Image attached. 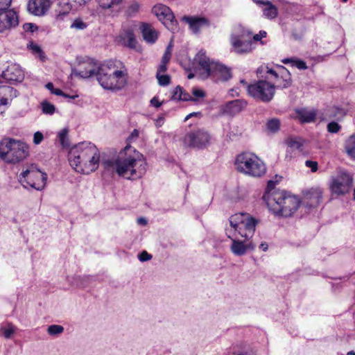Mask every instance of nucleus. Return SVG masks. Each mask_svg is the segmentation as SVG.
I'll return each instance as SVG.
<instances>
[{"label": "nucleus", "mask_w": 355, "mask_h": 355, "mask_svg": "<svg viewBox=\"0 0 355 355\" xmlns=\"http://www.w3.org/2000/svg\"><path fill=\"white\" fill-rule=\"evenodd\" d=\"M64 331V327L58 324L50 325L47 329V333L51 336H57Z\"/></svg>", "instance_id": "nucleus-38"}, {"label": "nucleus", "mask_w": 355, "mask_h": 355, "mask_svg": "<svg viewBox=\"0 0 355 355\" xmlns=\"http://www.w3.org/2000/svg\"><path fill=\"white\" fill-rule=\"evenodd\" d=\"M180 100L182 101H193V97L192 96L189 94V93H187V92H185L184 91L182 90V95H181V97H180Z\"/></svg>", "instance_id": "nucleus-55"}, {"label": "nucleus", "mask_w": 355, "mask_h": 355, "mask_svg": "<svg viewBox=\"0 0 355 355\" xmlns=\"http://www.w3.org/2000/svg\"><path fill=\"white\" fill-rule=\"evenodd\" d=\"M138 258L141 261H146L150 260L152 259V256L146 251H143L139 254Z\"/></svg>", "instance_id": "nucleus-50"}, {"label": "nucleus", "mask_w": 355, "mask_h": 355, "mask_svg": "<svg viewBox=\"0 0 355 355\" xmlns=\"http://www.w3.org/2000/svg\"><path fill=\"white\" fill-rule=\"evenodd\" d=\"M12 0H0V10H6L10 6Z\"/></svg>", "instance_id": "nucleus-53"}, {"label": "nucleus", "mask_w": 355, "mask_h": 355, "mask_svg": "<svg viewBox=\"0 0 355 355\" xmlns=\"http://www.w3.org/2000/svg\"><path fill=\"white\" fill-rule=\"evenodd\" d=\"M28 48L35 54L38 55L40 57H42L43 53L41 48L35 43L31 42L28 45Z\"/></svg>", "instance_id": "nucleus-44"}, {"label": "nucleus", "mask_w": 355, "mask_h": 355, "mask_svg": "<svg viewBox=\"0 0 355 355\" xmlns=\"http://www.w3.org/2000/svg\"><path fill=\"white\" fill-rule=\"evenodd\" d=\"M273 186H274L273 181H272V180L268 181V191L265 194H266L268 192H272L270 189H271L273 187Z\"/></svg>", "instance_id": "nucleus-61"}, {"label": "nucleus", "mask_w": 355, "mask_h": 355, "mask_svg": "<svg viewBox=\"0 0 355 355\" xmlns=\"http://www.w3.org/2000/svg\"><path fill=\"white\" fill-rule=\"evenodd\" d=\"M305 166L311 168V172H316L318 170V162L312 160H306L305 162Z\"/></svg>", "instance_id": "nucleus-47"}, {"label": "nucleus", "mask_w": 355, "mask_h": 355, "mask_svg": "<svg viewBox=\"0 0 355 355\" xmlns=\"http://www.w3.org/2000/svg\"><path fill=\"white\" fill-rule=\"evenodd\" d=\"M103 9H112L120 6L123 0H97Z\"/></svg>", "instance_id": "nucleus-30"}, {"label": "nucleus", "mask_w": 355, "mask_h": 355, "mask_svg": "<svg viewBox=\"0 0 355 355\" xmlns=\"http://www.w3.org/2000/svg\"><path fill=\"white\" fill-rule=\"evenodd\" d=\"M152 12L169 31L173 32L178 29V21L168 6L163 4H157L152 8Z\"/></svg>", "instance_id": "nucleus-11"}, {"label": "nucleus", "mask_w": 355, "mask_h": 355, "mask_svg": "<svg viewBox=\"0 0 355 355\" xmlns=\"http://www.w3.org/2000/svg\"><path fill=\"white\" fill-rule=\"evenodd\" d=\"M259 223V220L248 213H236L228 218L225 233L227 238L239 237L250 241L253 237Z\"/></svg>", "instance_id": "nucleus-5"}, {"label": "nucleus", "mask_w": 355, "mask_h": 355, "mask_svg": "<svg viewBox=\"0 0 355 355\" xmlns=\"http://www.w3.org/2000/svg\"><path fill=\"white\" fill-rule=\"evenodd\" d=\"M267 129L271 132H275L279 129L280 121L277 119H270L266 124Z\"/></svg>", "instance_id": "nucleus-36"}, {"label": "nucleus", "mask_w": 355, "mask_h": 355, "mask_svg": "<svg viewBox=\"0 0 355 355\" xmlns=\"http://www.w3.org/2000/svg\"><path fill=\"white\" fill-rule=\"evenodd\" d=\"M252 33L248 30H243L238 35H233L231 37V44L233 51L238 54H246L255 49L253 42L251 40Z\"/></svg>", "instance_id": "nucleus-10"}, {"label": "nucleus", "mask_w": 355, "mask_h": 355, "mask_svg": "<svg viewBox=\"0 0 355 355\" xmlns=\"http://www.w3.org/2000/svg\"><path fill=\"white\" fill-rule=\"evenodd\" d=\"M207 76L211 77L215 81H227L232 78L230 69L227 67L216 62L211 65L210 71Z\"/></svg>", "instance_id": "nucleus-17"}, {"label": "nucleus", "mask_w": 355, "mask_h": 355, "mask_svg": "<svg viewBox=\"0 0 355 355\" xmlns=\"http://www.w3.org/2000/svg\"><path fill=\"white\" fill-rule=\"evenodd\" d=\"M195 60L201 67V68L205 70L207 75L210 71L211 65L213 61H209V59L206 55L205 52L200 51L196 55Z\"/></svg>", "instance_id": "nucleus-27"}, {"label": "nucleus", "mask_w": 355, "mask_h": 355, "mask_svg": "<svg viewBox=\"0 0 355 355\" xmlns=\"http://www.w3.org/2000/svg\"><path fill=\"white\" fill-rule=\"evenodd\" d=\"M62 96L65 97V98H71V99H74L75 98L78 97L77 95H75V96H69L68 94H66L64 93V95H62Z\"/></svg>", "instance_id": "nucleus-63"}, {"label": "nucleus", "mask_w": 355, "mask_h": 355, "mask_svg": "<svg viewBox=\"0 0 355 355\" xmlns=\"http://www.w3.org/2000/svg\"><path fill=\"white\" fill-rule=\"evenodd\" d=\"M347 153L352 158H355V135L350 136L345 143Z\"/></svg>", "instance_id": "nucleus-31"}, {"label": "nucleus", "mask_w": 355, "mask_h": 355, "mask_svg": "<svg viewBox=\"0 0 355 355\" xmlns=\"http://www.w3.org/2000/svg\"><path fill=\"white\" fill-rule=\"evenodd\" d=\"M28 155V147L23 142L10 138L0 141V159L8 164H17Z\"/></svg>", "instance_id": "nucleus-7"}, {"label": "nucleus", "mask_w": 355, "mask_h": 355, "mask_svg": "<svg viewBox=\"0 0 355 355\" xmlns=\"http://www.w3.org/2000/svg\"><path fill=\"white\" fill-rule=\"evenodd\" d=\"M304 141L299 137H291L287 139L286 144L292 150H300L303 146Z\"/></svg>", "instance_id": "nucleus-33"}, {"label": "nucleus", "mask_w": 355, "mask_h": 355, "mask_svg": "<svg viewBox=\"0 0 355 355\" xmlns=\"http://www.w3.org/2000/svg\"><path fill=\"white\" fill-rule=\"evenodd\" d=\"M15 330L16 327L11 324H8L7 326L1 328V331L6 338H10L15 333Z\"/></svg>", "instance_id": "nucleus-37"}, {"label": "nucleus", "mask_w": 355, "mask_h": 355, "mask_svg": "<svg viewBox=\"0 0 355 355\" xmlns=\"http://www.w3.org/2000/svg\"><path fill=\"white\" fill-rule=\"evenodd\" d=\"M47 178V174L40 171L37 165L30 164L23 168L17 180L25 189L31 187L37 191H42L46 187Z\"/></svg>", "instance_id": "nucleus-8"}, {"label": "nucleus", "mask_w": 355, "mask_h": 355, "mask_svg": "<svg viewBox=\"0 0 355 355\" xmlns=\"http://www.w3.org/2000/svg\"><path fill=\"white\" fill-rule=\"evenodd\" d=\"M201 116V113L200 112H192V113H190L189 114H188L185 118H184V121H187V120H189L190 118L193 117V116Z\"/></svg>", "instance_id": "nucleus-59"}, {"label": "nucleus", "mask_w": 355, "mask_h": 355, "mask_svg": "<svg viewBox=\"0 0 355 355\" xmlns=\"http://www.w3.org/2000/svg\"><path fill=\"white\" fill-rule=\"evenodd\" d=\"M17 96V91L7 85L0 86V105H8Z\"/></svg>", "instance_id": "nucleus-24"}, {"label": "nucleus", "mask_w": 355, "mask_h": 355, "mask_svg": "<svg viewBox=\"0 0 355 355\" xmlns=\"http://www.w3.org/2000/svg\"><path fill=\"white\" fill-rule=\"evenodd\" d=\"M266 35L267 33L265 31H260L258 34L253 35L252 41L253 42L254 44L257 42H260L261 44H264L265 43L261 40L262 38L266 37Z\"/></svg>", "instance_id": "nucleus-43"}, {"label": "nucleus", "mask_w": 355, "mask_h": 355, "mask_svg": "<svg viewBox=\"0 0 355 355\" xmlns=\"http://www.w3.org/2000/svg\"><path fill=\"white\" fill-rule=\"evenodd\" d=\"M68 133L67 128H63L58 132L57 137L63 148H67L69 145Z\"/></svg>", "instance_id": "nucleus-32"}, {"label": "nucleus", "mask_w": 355, "mask_h": 355, "mask_svg": "<svg viewBox=\"0 0 355 355\" xmlns=\"http://www.w3.org/2000/svg\"><path fill=\"white\" fill-rule=\"evenodd\" d=\"M247 92L254 98L268 103L274 97L275 86L266 80H261L247 85Z\"/></svg>", "instance_id": "nucleus-9"}, {"label": "nucleus", "mask_w": 355, "mask_h": 355, "mask_svg": "<svg viewBox=\"0 0 355 355\" xmlns=\"http://www.w3.org/2000/svg\"><path fill=\"white\" fill-rule=\"evenodd\" d=\"M182 21L188 24L190 31L194 34H198L202 28L209 26V20L204 17L184 16Z\"/></svg>", "instance_id": "nucleus-19"}, {"label": "nucleus", "mask_w": 355, "mask_h": 355, "mask_svg": "<svg viewBox=\"0 0 355 355\" xmlns=\"http://www.w3.org/2000/svg\"><path fill=\"white\" fill-rule=\"evenodd\" d=\"M42 112L45 114H53L55 111V106L47 101L41 103Z\"/></svg>", "instance_id": "nucleus-34"}, {"label": "nucleus", "mask_w": 355, "mask_h": 355, "mask_svg": "<svg viewBox=\"0 0 355 355\" xmlns=\"http://www.w3.org/2000/svg\"><path fill=\"white\" fill-rule=\"evenodd\" d=\"M137 223H138V224L142 225H146L147 224V221H146V218H142V217L139 218L137 219Z\"/></svg>", "instance_id": "nucleus-60"}, {"label": "nucleus", "mask_w": 355, "mask_h": 355, "mask_svg": "<svg viewBox=\"0 0 355 355\" xmlns=\"http://www.w3.org/2000/svg\"><path fill=\"white\" fill-rule=\"evenodd\" d=\"M150 103L152 106L158 108L162 105L163 101H159V98L155 96L150 100Z\"/></svg>", "instance_id": "nucleus-52"}, {"label": "nucleus", "mask_w": 355, "mask_h": 355, "mask_svg": "<svg viewBox=\"0 0 355 355\" xmlns=\"http://www.w3.org/2000/svg\"><path fill=\"white\" fill-rule=\"evenodd\" d=\"M3 74L4 77L9 81L21 82L24 78L22 71L16 65L8 67Z\"/></svg>", "instance_id": "nucleus-26"}, {"label": "nucleus", "mask_w": 355, "mask_h": 355, "mask_svg": "<svg viewBox=\"0 0 355 355\" xmlns=\"http://www.w3.org/2000/svg\"><path fill=\"white\" fill-rule=\"evenodd\" d=\"M140 8L141 3L138 1L131 0L127 4L125 12L128 17H135L139 12Z\"/></svg>", "instance_id": "nucleus-29"}, {"label": "nucleus", "mask_w": 355, "mask_h": 355, "mask_svg": "<svg viewBox=\"0 0 355 355\" xmlns=\"http://www.w3.org/2000/svg\"><path fill=\"white\" fill-rule=\"evenodd\" d=\"M19 17L13 10H0V33L10 31L18 26Z\"/></svg>", "instance_id": "nucleus-15"}, {"label": "nucleus", "mask_w": 355, "mask_h": 355, "mask_svg": "<svg viewBox=\"0 0 355 355\" xmlns=\"http://www.w3.org/2000/svg\"><path fill=\"white\" fill-rule=\"evenodd\" d=\"M259 248L263 251H266L268 248V245L266 243H261L259 245Z\"/></svg>", "instance_id": "nucleus-62"}, {"label": "nucleus", "mask_w": 355, "mask_h": 355, "mask_svg": "<svg viewBox=\"0 0 355 355\" xmlns=\"http://www.w3.org/2000/svg\"><path fill=\"white\" fill-rule=\"evenodd\" d=\"M247 105V102L243 99H236L227 103L223 107L224 114L234 116L240 113Z\"/></svg>", "instance_id": "nucleus-21"}, {"label": "nucleus", "mask_w": 355, "mask_h": 355, "mask_svg": "<svg viewBox=\"0 0 355 355\" xmlns=\"http://www.w3.org/2000/svg\"><path fill=\"white\" fill-rule=\"evenodd\" d=\"M157 78L159 85L161 86H166L170 83V76L168 75L157 73Z\"/></svg>", "instance_id": "nucleus-42"}, {"label": "nucleus", "mask_w": 355, "mask_h": 355, "mask_svg": "<svg viewBox=\"0 0 355 355\" xmlns=\"http://www.w3.org/2000/svg\"><path fill=\"white\" fill-rule=\"evenodd\" d=\"M261 70L271 75L275 87L286 88L291 85V79L289 71L283 66L278 67V71L269 68L268 66L262 67Z\"/></svg>", "instance_id": "nucleus-13"}, {"label": "nucleus", "mask_w": 355, "mask_h": 355, "mask_svg": "<svg viewBox=\"0 0 355 355\" xmlns=\"http://www.w3.org/2000/svg\"><path fill=\"white\" fill-rule=\"evenodd\" d=\"M46 88L49 89L51 94H53L55 95L59 96V95H64L63 92L60 89H55L53 87V84L51 83H48L45 85Z\"/></svg>", "instance_id": "nucleus-46"}, {"label": "nucleus", "mask_w": 355, "mask_h": 355, "mask_svg": "<svg viewBox=\"0 0 355 355\" xmlns=\"http://www.w3.org/2000/svg\"><path fill=\"white\" fill-rule=\"evenodd\" d=\"M284 64L292 62L293 65L299 69H306L307 68L306 64L302 60H293L292 59L286 58L282 61Z\"/></svg>", "instance_id": "nucleus-39"}, {"label": "nucleus", "mask_w": 355, "mask_h": 355, "mask_svg": "<svg viewBox=\"0 0 355 355\" xmlns=\"http://www.w3.org/2000/svg\"><path fill=\"white\" fill-rule=\"evenodd\" d=\"M232 243L230 245L231 252L237 257H241L247 254L249 251H252L255 248V245L250 241L239 239V237L228 238Z\"/></svg>", "instance_id": "nucleus-16"}, {"label": "nucleus", "mask_w": 355, "mask_h": 355, "mask_svg": "<svg viewBox=\"0 0 355 355\" xmlns=\"http://www.w3.org/2000/svg\"><path fill=\"white\" fill-rule=\"evenodd\" d=\"M96 64L91 60L80 63L78 68L73 70L72 74L75 76H80L87 78L97 73L98 68Z\"/></svg>", "instance_id": "nucleus-18"}, {"label": "nucleus", "mask_w": 355, "mask_h": 355, "mask_svg": "<svg viewBox=\"0 0 355 355\" xmlns=\"http://www.w3.org/2000/svg\"><path fill=\"white\" fill-rule=\"evenodd\" d=\"M192 94L193 101H196L200 98H202L205 96V92L198 88V87H193L191 91Z\"/></svg>", "instance_id": "nucleus-40"}, {"label": "nucleus", "mask_w": 355, "mask_h": 355, "mask_svg": "<svg viewBox=\"0 0 355 355\" xmlns=\"http://www.w3.org/2000/svg\"><path fill=\"white\" fill-rule=\"evenodd\" d=\"M263 198L270 211L283 217L292 216L301 204L299 197L280 190L268 192Z\"/></svg>", "instance_id": "nucleus-4"}, {"label": "nucleus", "mask_w": 355, "mask_h": 355, "mask_svg": "<svg viewBox=\"0 0 355 355\" xmlns=\"http://www.w3.org/2000/svg\"><path fill=\"white\" fill-rule=\"evenodd\" d=\"M353 186V179L350 174L340 172L332 180L331 189L334 193L340 195L348 193Z\"/></svg>", "instance_id": "nucleus-14"}, {"label": "nucleus", "mask_w": 355, "mask_h": 355, "mask_svg": "<svg viewBox=\"0 0 355 355\" xmlns=\"http://www.w3.org/2000/svg\"><path fill=\"white\" fill-rule=\"evenodd\" d=\"M71 3H74V6H82L90 1V0H70Z\"/></svg>", "instance_id": "nucleus-57"}, {"label": "nucleus", "mask_w": 355, "mask_h": 355, "mask_svg": "<svg viewBox=\"0 0 355 355\" xmlns=\"http://www.w3.org/2000/svg\"><path fill=\"white\" fill-rule=\"evenodd\" d=\"M340 129V126L336 122H330L327 125V130L331 133H337Z\"/></svg>", "instance_id": "nucleus-45"}, {"label": "nucleus", "mask_w": 355, "mask_h": 355, "mask_svg": "<svg viewBox=\"0 0 355 355\" xmlns=\"http://www.w3.org/2000/svg\"><path fill=\"white\" fill-rule=\"evenodd\" d=\"M297 116L302 123H311L315 119L316 111L313 109H302L297 112Z\"/></svg>", "instance_id": "nucleus-28"}, {"label": "nucleus", "mask_w": 355, "mask_h": 355, "mask_svg": "<svg viewBox=\"0 0 355 355\" xmlns=\"http://www.w3.org/2000/svg\"><path fill=\"white\" fill-rule=\"evenodd\" d=\"M167 63L168 62H164V61L162 60V63L159 65L157 73H159V74H162V73H164L167 69V67H166Z\"/></svg>", "instance_id": "nucleus-56"}, {"label": "nucleus", "mask_w": 355, "mask_h": 355, "mask_svg": "<svg viewBox=\"0 0 355 355\" xmlns=\"http://www.w3.org/2000/svg\"><path fill=\"white\" fill-rule=\"evenodd\" d=\"M211 140V136L208 132L200 129L187 133L182 139V141L186 146L203 148L209 145Z\"/></svg>", "instance_id": "nucleus-12"}, {"label": "nucleus", "mask_w": 355, "mask_h": 355, "mask_svg": "<svg viewBox=\"0 0 355 355\" xmlns=\"http://www.w3.org/2000/svg\"><path fill=\"white\" fill-rule=\"evenodd\" d=\"M70 28L76 30H84L87 28V24L80 18H77L73 20Z\"/></svg>", "instance_id": "nucleus-41"}, {"label": "nucleus", "mask_w": 355, "mask_h": 355, "mask_svg": "<svg viewBox=\"0 0 355 355\" xmlns=\"http://www.w3.org/2000/svg\"><path fill=\"white\" fill-rule=\"evenodd\" d=\"M43 139H44V136H43V134L41 132L37 131V132L34 133V135H33V143L35 145L40 144L43 141Z\"/></svg>", "instance_id": "nucleus-49"}, {"label": "nucleus", "mask_w": 355, "mask_h": 355, "mask_svg": "<svg viewBox=\"0 0 355 355\" xmlns=\"http://www.w3.org/2000/svg\"><path fill=\"white\" fill-rule=\"evenodd\" d=\"M37 27L34 25L33 24H25L24 25V29L26 31H31L34 32L35 30H37Z\"/></svg>", "instance_id": "nucleus-54"}, {"label": "nucleus", "mask_w": 355, "mask_h": 355, "mask_svg": "<svg viewBox=\"0 0 355 355\" xmlns=\"http://www.w3.org/2000/svg\"><path fill=\"white\" fill-rule=\"evenodd\" d=\"M119 42L123 46L132 49L137 48V41L135 38L134 32L131 29L123 30L119 37Z\"/></svg>", "instance_id": "nucleus-23"}, {"label": "nucleus", "mask_w": 355, "mask_h": 355, "mask_svg": "<svg viewBox=\"0 0 355 355\" xmlns=\"http://www.w3.org/2000/svg\"><path fill=\"white\" fill-rule=\"evenodd\" d=\"M171 51H172V46H171V44H169L166 49V51L163 55L162 60L164 61V62H168V61L171 59Z\"/></svg>", "instance_id": "nucleus-48"}, {"label": "nucleus", "mask_w": 355, "mask_h": 355, "mask_svg": "<svg viewBox=\"0 0 355 355\" xmlns=\"http://www.w3.org/2000/svg\"><path fill=\"white\" fill-rule=\"evenodd\" d=\"M224 355H251L246 349L241 347H234Z\"/></svg>", "instance_id": "nucleus-35"}, {"label": "nucleus", "mask_w": 355, "mask_h": 355, "mask_svg": "<svg viewBox=\"0 0 355 355\" xmlns=\"http://www.w3.org/2000/svg\"><path fill=\"white\" fill-rule=\"evenodd\" d=\"M68 159L70 166L76 172L88 175L98 169L100 151L92 142H80L69 150Z\"/></svg>", "instance_id": "nucleus-2"}, {"label": "nucleus", "mask_w": 355, "mask_h": 355, "mask_svg": "<svg viewBox=\"0 0 355 355\" xmlns=\"http://www.w3.org/2000/svg\"><path fill=\"white\" fill-rule=\"evenodd\" d=\"M97 80L105 89L118 91L128 82V70L119 60L105 62L98 68Z\"/></svg>", "instance_id": "nucleus-3"}, {"label": "nucleus", "mask_w": 355, "mask_h": 355, "mask_svg": "<svg viewBox=\"0 0 355 355\" xmlns=\"http://www.w3.org/2000/svg\"><path fill=\"white\" fill-rule=\"evenodd\" d=\"M164 123V117L163 116H159L155 120V126L157 128L162 127Z\"/></svg>", "instance_id": "nucleus-58"}, {"label": "nucleus", "mask_w": 355, "mask_h": 355, "mask_svg": "<svg viewBox=\"0 0 355 355\" xmlns=\"http://www.w3.org/2000/svg\"><path fill=\"white\" fill-rule=\"evenodd\" d=\"M259 5H263L266 7L263 9V15L268 19H273L276 18L278 14L277 8L270 1L254 0Z\"/></svg>", "instance_id": "nucleus-25"}, {"label": "nucleus", "mask_w": 355, "mask_h": 355, "mask_svg": "<svg viewBox=\"0 0 355 355\" xmlns=\"http://www.w3.org/2000/svg\"><path fill=\"white\" fill-rule=\"evenodd\" d=\"M50 5V0H29L27 8L30 13L42 16L47 12Z\"/></svg>", "instance_id": "nucleus-20"}, {"label": "nucleus", "mask_w": 355, "mask_h": 355, "mask_svg": "<svg viewBox=\"0 0 355 355\" xmlns=\"http://www.w3.org/2000/svg\"><path fill=\"white\" fill-rule=\"evenodd\" d=\"M347 355H355V352L354 351L349 352Z\"/></svg>", "instance_id": "nucleus-64"}, {"label": "nucleus", "mask_w": 355, "mask_h": 355, "mask_svg": "<svg viewBox=\"0 0 355 355\" xmlns=\"http://www.w3.org/2000/svg\"><path fill=\"white\" fill-rule=\"evenodd\" d=\"M234 164L238 171L251 177L259 178L266 172L264 162L251 152L239 154L236 157Z\"/></svg>", "instance_id": "nucleus-6"}, {"label": "nucleus", "mask_w": 355, "mask_h": 355, "mask_svg": "<svg viewBox=\"0 0 355 355\" xmlns=\"http://www.w3.org/2000/svg\"><path fill=\"white\" fill-rule=\"evenodd\" d=\"M139 137L136 129L127 138V145L119 152L114 160L105 162V168L115 171L119 176L128 180H137L142 178L147 170V163L144 155L130 146Z\"/></svg>", "instance_id": "nucleus-1"}, {"label": "nucleus", "mask_w": 355, "mask_h": 355, "mask_svg": "<svg viewBox=\"0 0 355 355\" xmlns=\"http://www.w3.org/2000/svg\"><path fill=\"white\" fill-rule=\"evenodd\" d=\"M141 33L144 41L148 44H154L158 37L159 32L153 26V25L147 23H142L141 26Z\"/></svg>", "instance_id": "nucleus-22"}, {"label": "nucleus", "mask_w": 355, "mask_h": 355, "mask_svg": "<svg viewBox=\"0 0 355 355\" xmlns=\"http://www.w3.org/2000/svg\"><path fill=\"white\" fill-rule=\"evenodd\" d=\"M182 93V89L180 87H177L173 92L172 98L173 99H178L180 100V97Z\"/></svg>", "instance_id": "nucleus-51"}]
</instances>
